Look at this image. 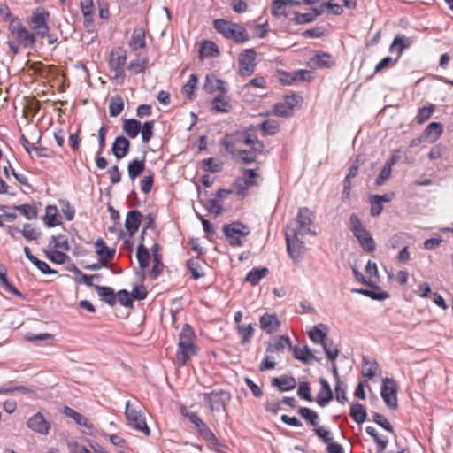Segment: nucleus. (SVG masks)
<instances>
[{
    "mask_svg": "<svg viewBox=\"0 0 453 453\" xmlns=\"http://www.w3.org/2000/svg\"><path fill=\"white\" fill-rule=\"evenodd\" d=\"M224 81L216 78L215 76H206L204 89L209 92L221 91L226 92Z\"/></svg>",
    "mask_w": 453,
    "mask_h": 453,
    "instance_id": "4c0bfd02",
    "label": "nucleus"
},
{
    "mask_svg": "<svg viewBox=\"0 0 453 453\" xmlns=\"http://www.w3.org/2000/svg\"><path fill=\"white\" fill-rule=\"evenodd\" d=\"M260 326L267 334H273L279 329L280 322L276 314L265 313L260 318Z\"/></svg>",
    "mask_w": 453,
    "mask_h": 453,
    "instance_id": "6ab92c4d",
    "label": "nucleus"
},
{
    "mask_svg": "<svg viewBox=\"0 0 453 453\" xmlns=\"http://www.w3.org/2000/svg\"><path fill=\"white\" fill-rule=\"evenodd\" d=\"M326 326L324 324H319L315 326L310 332L309 336L311 340L315 343L322 344L324 341L326 340V332L323 330H326Z\"/></svg>",
    "mask_w": 453,
    "mask_h": 453,
    "instance_id": "c9c22d12",
    "label": "nucleus"
},
{
    "mask_svg": "<svg viewBox=\"0 0 453 453\" xmlns=\"http://www.w3.org/2000/svg\"><path fill=\"white\" fill-rule=\"evenodd\" d=\"M296 4L294 0H273L271 13L273 17H286V6H294Z\"/></svg>",
    "mask_w": 453,
    "mask_h": 453,
    "instance_id": "a878e982",
    "label": "nucleus"
},
{
    "mask_svg": "<svg viewBox=\"0 0 453 453\" xmlns=\"http://www.w3.org/2000/svg\"><path fill=\"white\" fill-rule=\"evenodd\" d=\"M28 428L41 434H48L50 424L45 420L43 415L41 412H36L30 417L27 421Z\"/></svg>",
    "mask_w": 453,
    "mask_h": 453,
    "instance_id": "2eb2a0df",
    "label": "nucleus"
},
{
    "mask_svg": "<svg viewBox=\"0 0 453 453\" xmlns=\"http://www.w3.org/2000/svg\"><path fill=\"white\" fill-rule=\"evenodd\" d=\"M213 109L218 112H227L230 105L223 96H218L212 101Z\"/></svg>",
    "mask_w": 453,
    "mask_h": 453,
    "instance_id": "6e6d98bb",
    "label": "nucleus"
},
{
    "mask_svg": "<svg viewBox=\"0 0 453 453\" xmlns=\"http://www.w3.org/2000/svg\"><path fill=\"white\" fill-rule=\"evenodd\" d=\"M393 195H371L369 196V203H371L370 214L372 217H378L383 211V203H388L392 200Z\"/></svg>",
    "mask_w": 453,
    "mask_h": 453,
    "instance_id": "dca6fc26",
    "label": "nucleus"
},
{
    "mask_svg": "<svg viewBox=\"0 0 453 453\" xmlns=\"http://www.w3.org/2000/svg\"><path fill=\"white\" fill-rule=\"evenodd\" d=\"M320 386L317 395V403L320 407H325L333 399V392L328 382L323 378L320 379Z\"/></svg>",
    "mask_w": 453,
    "mask_h": 453,
    "instance_id": "4be33fe9",
    "label": "nucleus"
},
{
    "mask_svg": "<svg viewBox=\"0 0 453 453\" xmlns=\"http://www.w3.org/2000/svg\"><path fill=\"white\" fill-rule=\"evenodd\" d=\"M145 45V34L142 28H135L132 34V37L129 42L130 48L134 50H137L139 49L144 48Z\"/></svg>",
    "mask_w": 453,
    "mask_h": 453,
    "instance_id": "2f4dec72",
    "label": "nucleus"
},
{
    "mask_svg": "<svg viewBox=\"0 0 453 453\" xmlns=\"http://www.w3.org/2000/svg\"><path fill=\"white\" fill-rule=\"evenodd\" d=\"M140 128L141 122L136 119H125L123 121V130L125 134L132 139L135 138L138 135V134L140 133Z\"/></svg>",
    "mask_w": 453,
    "mask_h": 453,
    "instance_id": "72a5a7b5",
    "label": "nucleus"
},
{
    "mask_svg": "<svg viewBox=\"0 0 453 453\" xmlns=\"http://www.w3.org/2000/svg\"><path fill=\"white\" fill-rule=\"evenodd\" d=\"M259 127L265 135H273L278 131L279 125L275 120L267 119L261 123Z\"/></svg>",
    "mask_w": 453,
    "mask_h": 453,
    "instance_id": "5fc2aeb1",
    "label": "nucleus"
},
{
    "mask_svg": "<svg viewBox=\"0 0 453 453\" xmlns=\"http://www.w3.org/2000/svg\"><path fill=\"white\" fill-rule=\"evenodd\" d=\"M124 109V102L121 97H115L111 100L109 112L111 117L119 116Z\"/></svg>",
    "mask_w": 453,
    "mask_h": 453,
    "instance_id": "864d4df0",
    "label": "nucleus"
},
{
    "mask_svg": "<svg viewBox=\"0 0 453 453\" xmlns=\"http://www.w3.org/2000/svg\"><path fill=\"white\" fill-rule=\"evenodd\" d=\"M372 416L373 421L377 425L380 426L385 430H387L390 433H393V431H394L393 426H391V424L388 421V419L384 416H382L381 414H380L378 412H372Z\"/></svg>",
    "mask_w": 453,
    "mask_h": 453,
    "instance_id": "69168bd1",
    "label": "nucleus"
},
{
    "mask_svg": "<svg viewBox=\"0 0 453 453\" xmlns=\"http://www.w3.org/2000/svg\"><path fill=\"white\" fill-rule=\"evenodd\" d=\"M195 338L196 335L192 327L189 325L185 324L179 334L178 345H195Z\"/></svg>",
    "mask_w": 453,
    "mask_h": 453,
    "instance_id": "473e14b6",
    "label": "nucleus"
},
{
    "mask_svg": "<svg viewBox=\"0 0 453 453\" xmlns=\"http://www.w3.org/2000/svg\"><path fill=\"white\" fill-rule=\"evenodd\" d=\"M213 27L225 38L233 40L235 43H242L250 39L247 30L240 24L218 19L214 20Z\"/></svg>",
    "mask_w": 453,
    "mask_h": 453,
    "instance_id": "f03ea898",
    "label": "nucleus"
},
{
    "mask_svg": "<svg viewBox=\"0 0 453 453\" xmlns=\"http://www.w3.org/2000/svg\"><path fill=\"white\" fill-rule=\"evenodd\" d=\"M154 121H147L143 124L142 128H140L142 139L144 142H148L153 135Z\"/></svg>",
    "mask_w": 453,
    "mask_h": 453,
    "instance_id": "e2e57ef3",
    "label": "nucleus"
},
{
    "mask_svg": "<svg viewBox=\"0 0 453 453\" xmlns=\"http://www.w3.org/2000/svg\"><path fill=\"white\" fill-rule=\"evenodd\" d=\"M57 215L58 209L56 206L49 205L46 207L45 223L49 227H53L58 225Z\"/></svg>",
    "mask_w": 453,
    "mask_h": 453,
    "instance_id": "3c124183",
    "label": "nucleus"
},
{
    "mask_svg": "<svg viewBox=\"0 0 453 453\" xmlns=\"http://www.w3.org/2000/svg\"><path fill=\"white\" fill-rule=\"evenodd\" d=\"M94 287L98 296L104 302L107 303L110 306H114L116 304V296L111 288L98 285H96Z\"/></svg>",
    "mask_w": 453,
    "mask_h": 453,
    "instance_id": "c85d7f7f",
    "label": "nucleus"
},
{
    "mask_svg": "<svg viewBox=\"0 0 453 453\" xmlns=\"http://www.w3.org/2000/svg\"><path fill=\"white\" fill-rule=\"evenodd\" d=\"M10 33L15 35L20 43L27 49H33L35 45V35L30 32L19 18L12 19L8 27Z\"/></svg>",
    "mask_w": 453,
    "mask_h": 453,
    "instance_id": "423d86ee",
    "label": "nucleus"
},
{
    "mask_svg": "<svg viewBox=\"0 0 453 453\" xmlns=\"http://www.w3.org/2000/svg\"><path fill=\"white\" fill-rule=\"evenodd\" d=\"M196 354V345H178L176 359L179 365H185L188 359Z\"/></svg>",
    "mask_w": 453,
    "mask_h": 453,
    "instance_id": "aec40b11",
    "label": "nucleus"
},
{
    "mask_svg": "<svg viewBox=\"0 0 453 453\" xmlns=\"http://www.w3.org/2000/svg\"><path fill=\"white\" fill-rule=\"evenodd\" d=\"M376 289L378 291L368 290L364 288H353L351 291L378 301H383L389 297V294L388 292L380 290L379 288Z\"/></svg>",
    "mask_w": 453,
    "mask_h": 453,
    "instance_id": "f704fd0d",
    "label": "nucleus"
},
{
    "mask_svg": "<svg viewBox=\"0 0 453 453\" xmlns=\"http://www.w3.org/2000/svg\"><path fill=\"white\" fill-rule=\"evenodd\" d=\"M63 414L73 419L74 422L80 426H83L88 429L92 428L91 424L88 422V419L86 417H84L83 415H81V413L77 412L76 411L70 407H65L63 410Z\"/></svg>",
    "mask_w": 453,
    "mask_h": 453,
    "instance_id": "cd10ccee",
    "label": "nucleus"
},
{
    "mask_svg": "<svg viewBox=\"0 0 453 453\" xmlns=\"http://www.w3.org/2000/svg\"><path fill=\"white\" fill-rule=\"evenodd\" d=\"M349 414L357 424L365 422L367 416L365 407L358 403H355L351 405Z\"/></svg>",
    "mask_w": 453,
    "mask_h": 453,
    "instance_id": "ea45409f",
    "label": "nucleus"
},
{
    "mask_svg": "<svg viewBox=\"0 0 453 453\" xmlns=\"http://www.w3.org/2000/svg\"><path fill=\"white\" fill-rule=\"evenodd\" d=\"M349 226L354 236L359 241L363 250L372 252L375 250V242L356 214L350 215Z\"/></svg>",
    "mask_w": 453,
    "mask_h": 453,
    "instance_id": "20e7f679",
    "label": "nucleus"
},
{
    "mask_svg": "<svg viewBox=\"0 0 453 453\" xmlns=\"http://www.w3.org/2000/svg\"><path fill=\"white\" fill-rule=\"evenodd\" d=\"M147 59L144 58L137 57L133 59L129 64V69L134 72V73L137 74L142 73L146 67Z\"/></svg>",
    "mask_w": 453,
    "mask_h": 453,
    "instance_id": "4d7b16f0",
    "label": "nucleus"
},
{
    "mask_svg": "<svg viewBox=\"0 0 453 453\" xmlns=\"http://www.w3.org/2000/svg\"><path fill=\"white\" fill-rule=\"evenodd\" d=\"M365 431L370 436H372L373 438L374 441L376 442V444L378 446V452H380V453L383 452L388 446V439H381L379 436L376 429L372 426H367L365 428Z\"/></svg>",
    "mask_w": 453,
    "mask_h": 453,
    "instance_id": "09e8293b",
    "label": "nucleus"
},
{
    "mask_svg": "<svg viewBox=\"0 0 453 453\" xmlns=\"http://www.w3.org/2000/svg\"><path fill=\"white\" fill-rule=\"evenodd\" d=\"M187 266L192 274L193 279L201 278L203 273L199 272L200 265L197 258H190L187 261Z\"/></svg>",
    "mask_w": 453,
    "mask_h": 453,
    "instance_id": "052dcab7",
    "label": "nucleus"
},
{
    "mask_svg": "<svg viewBox=\"0 0 453 453\" xmlns=\"http://www.w3.org/2000/svg\"><path fill=\"white\" fill-rule=\"evenodd\" d=\"M198 78L196 74H191L188 82L183 86V93L189 98L192 99L194 89L196 88Z\"/></svg>",
    "mask_w": 453,
    "mask_h": 453,
    "instance_id": "13d9d810",
    "label": "nucleus"
},
{
    "mask_svg": "<svg viewBox=\"0 0 453 453\" xmlns=\"http://www.w3.org/2000/svg\"><path fill=\"white\" fill-rule=\"evenodd\" d=\"M257 52L253 49L242 50L239 56V72L242 75H250L255 70Z\"/></svg>",
    "mask_w": 453,
    "mask_h": 453,
    "instance_id": "4468645a",
    "label": "nucleus"
},
{
    "mask_svg": "<svg viewBox=\"0 0 453 453\" xmlns=\"http://www.w3.org/2000/svg\"><path fill=\"white\" fill-rule=\"evenodd\" d=\"M199 54L201 58L217 56L219 54L218 46L213 42L206 41L201 45Z\"/></svg>",
    "mask_w": 453,
    "mask_h": 453,
    "instance_id": "79ce46f5",
    "label": "nucleus"
},
{
    "mask_svg": "<svg viewBox=\"0 0 453 453\" xmlns=\"http://www.w3.org/2000/svg\"><path fill=\"white\" fill-rule=\"evenodd\" d=\"M125 415L129 426L144 435L150 434V429L147 426L144 414L141 404L137 402L131 403L130 401L126 403Z\"/></svg>",
    "mask_w": 453,
    "mask_h": 453,
    "instance_id": "7ed1b4c3",
    "label": "nucleus"
},
{
    "mask_svg": "<svg viewBox=\"0 0 453 453\" xmlns=\"http://www.w3.org/2000/svg\"><path fill=\"white\" fill-rule=\"evenodd\" d=\"M434 111V107L431 106H423L418 110V113L417 115V121L418 124H422L426 121Z\"/></svg>",
    "mask_w": 453,
    "mask_h": 453,
    "instance_id": "0e129e2a",
    "label": "nucleus"
},
{
    "mask_svg": "<svg viewBox=\"0 0 453 453\" xmlns=\"http://www.w3.org/2000/svg\"><path fill=\"white\" fill-rule=\"evenodd\" d=\"M150 258V255L148 249L143 244H140L137 249V259L142 271L149 265Z\"/></svg>",
    "mask_w": 453,
    "mask_h": 453,
    "instance_id": "49530a36",
    "label": "nucleus"
},
{
    "mask_svg": "<svg viewBox=\"0 0 453 453\" xmlns=\"http://www.w3.org/2000/svg\"><path fill=\"white\" fill-rule=\"evenodd\" d=\"M267 273L268 269L266 267L253 268L247 273L245 280L255 286L260 281L262 278L265 277Z\"/></svg>",
    "mask_w": 453,
    "mask_h": 453,
    "instance_id": "e433bc0d",
    "label": "nucleus"
},
{
    "mask_svg": "<svg viewBox=\"0 0 453 453\" xmlns=\"http://www.w3.org/2000/svg\"><path fill=\"white\" fill-rule=\"evenodd\" d=\"M224 233L228 239L230 245L241 246L242 245V238H245L250 232L242 224L234 222L224 226Z\"/></svg>",
    "mask_w": 453,
    "mask_h": 453,
    "instance_id": "1a4fd4ad",
    "label": "nucleus"
},
{
    "mask_svg": "<svg viewBox=\"0 0 453 453\" xmlns=\"http://www.w3.org/2000/svg\"><path fill=\"white\" fill-rule=\"evenodd\" d=\"M142 215L138 211H130L127 212L125 220V227L130 235H133L138 230L142 222Z\"/></svg>",
    "mask_w": 453,
    "mask_h": 453,
    "instance_id": "a211bd4d",
    "label": "nucleus"
},
{
    "mask_svg": "<svg viewBox=\"0 0 453 453\" xmlns=\"http://www.w3.org/2000/svg\"><path fill=\"white\" fill-rule=\"evenodd\" d=\"M273 111L274 115L279 117H288L291 115L289 107L284 102L275 104Z\"/></svg>",
    "mask_w": 453,
    "mask_h": 453,
    "instance_id": "774afa93",
    "label": "nucleus"
},
{
    "mask_svg": "<svg viewBox=\"0 0 453 453\" xmlns=\"http://www.w3.org/2000/svg\"><path fill=\"white\" fill-rule=\"evenodd\" d=\"M50 246H52L54 250L66 252L70 250L68 240L65 235H53L50 240Z\"/></svg>",
    "mask_w": 453,
    "mask_h": 453,
    "instance_id": "c03bdc74",
    "label": "nucleus"
},
{
    "mask_svg": "<svg viewBox=\"0 0 453 453\" xmlns=\"http://www.w3.org/2000/svg\"><path fill=\"white\" fill-rule=\"evenodd\" d=\"M299 415L307 420L311 426L317 425V420L319 418V416L316 411L307 408V407H301L298 410Z\"/></svg>",
    "mask_w": 453,
    "mask_h": 453,
    "instance_id": "603ef678",
    "label": "nucleus"
},
{
    "mask_svg": "<svg viewBox=\"0 0 453 453\" xmlns=\"http://www.w3.org/2000/svg\"><path fill=\"white\" fill-rule=\"evenodd\" d=\"M286 347L292 349L290 338L288 335H280L276 337L272 342H269L266 347L267 353L280 351Z\"/></svg>",
    "mask_w": 453,
    "mask_h": 453,
    "instance_id": "393cba45",
    "label": "nucleus"
},
{
    "mask_svg": "<svg viewBox=\"0 0 453 453\" xmlns=\"http://www.w3.org/2000/svg\"><path fill=\"white\" fill-rule=\"evenodd\" d=\"M285 237L287 242V250L293 258H298L304 250L303 242L300 234L294 233L293 229H286Z\"/></svg>",
    "mask_w": 453,
    "mask_h": 453,
    "instance_id": "9b49d317",
    "label": "nucleus"
},
{
    "mask_svg": "<svg viewBox=\"0 0 453 453\" xmlns=\"http://www.w3.org/2000/svg\"><path fill=\"white\" fill-rule=\"evenodd\" d=\"M127 61V55L124 50L119 48L111 52L109 58V65L114 72V79L119 80L124 77V65Z\"/></svg>",
    "mask_w": 453,
    "mask_h": 453,
    "instance_id": "f8f14e48",
    "label": "nucleus"
},
{
    "mask_svg": "<svg viewBox=\"0 0 453 453\" xmlns=\"http://www.w3.org/2000/svg\"><path fill=\"white\" fill-rule=\"evenodd\" d=\"M248 146L250 148V150H239V151L234 154L243 164L255 162L257 155L265 151V144L258 139Z\"/></svg>",
    "mask_w": 453,
    "mask_h": 453,
    "instance_id": "ddd939ff",
    "label": "nucleus"
},
{
    "mask_svg": "<svg viewBox=\"0 0 453 453\" xmlns=\"http://www.w3.org/2000/svg\"><path fill=\"white\" fill-rule=\"evenodd\" d=\"M380 394L388 409L395 410L397 408V386L393 379L386 378L383 380Z\"/></svg>",
    "mask_w": 453,
    "mask_h": 453,
    "instance_id": "9d476101",
    "label": "nucleus"
},
{
    "mask_svg": "<svg viewBox=\"0 0 453 453\" xmlns=\"http://www.w3.org/2000/svg\"><path fill=\"white\" fill-rule=\"evenodd\" d=\"M0 394H8V395H26L28 396H33L35 395V392L27 388L24 386H17V387H8V388H0Z\"/></svg>",
    "mask_w": 453,
    "mask_h": 453,
    "instance_id": "de8ad7c7",
    "label": "nucleus"
},
{
    "mask_svg": "<svg viewBox=\"0 0 453 453\" xmlns=\"http://www.w3.org/2000/svg\"><path fill=\"white\" fill-rule=\"evenodd\" d=\"M236 329L241 337V343L243 345L248 344L254 334V327L252 325H238Z\"/></svg>",
    "mask_w": 453,
    "mask_h": 453,
    "instance_id": "a19ab883",
    "label": "nucleus"
},
{
    "mask_svg": "<svg viewBox=\"0 0 453 453\" xmlns=\"http://www.w3.org/2000/svg\"><path fill=\"white\" fill-rule=\"evenodd\" d=\"M380 372L379 364L373 358L369 357H363L361 373L364 377L372 379L374 376Z\"/></svg>",
    "mask_w": 453,
    "mask_h": 453,
    "instance_id": "f3484780",
    "label": "nucleus"
},
{
    "mask_svg": "<svg viewBox=\"0 0 453 453\" xmlns=\"http://www.w3.org/2000/svg\"><path fill=\"white\" fill-rule=\"evenodd\" d=\"M392 167L385 164L375 180V184L380 186L384 184L391 176Z\"/></svg>",
    "mask_w": 453,
    "mask_h": 453,
    "instance_id": "680f3d73",
    "label": "nucleus"
},
{
    "mask_svg": "<svg viewBox=\"0 0 453 453\" xmlns=\"http://www.w3.org/2000/svg\"><path fill=\"white\" fill-rule=\"evenodd\" d=\"M327 358L334 361L339 355V348L332 339L326 338L321 344Z\"/></svg>",
    "mask_w": 453,
    "mask_h": 453,
    "instance_id": "37998d69",
    "label": "nucleus"
},
{
    "mask_svg": "<svg viewBox=\"0 0 453 453\" xmlns=\"http://www.w3.org/2000/svg\"><path fill=\"white\" fill-rule=\"evenodd\" d=\"M273 385L276 386L280 391H289L296 388V381L294 377L281 376L274 378Z\"/></svg>",
    "mask_w": 453,
    "mask_h": 453,
    "instance_id": "c756f323",
    "label": "nucleus"
},
{
    "mask_svg": "<svg viewBox=\"0 0 453 453\" xmlns=\"http://www.w3.org/2000/svg\"><path fill=\"white\" fill-rule=\"evenodd\" d=\"M313 221V214L311 211L306 207L300 208L296 216V226H288L287 229H293L294 233L304 236L313 234L311 226Z\"/></svg>",
    "mask_w": 453,
    "mask_h": 453,
    "instance_id": "0eeeda50",
    "label": "nucleus"
},
{
    "mask_svg": "<svg viewBox=\"0 0 453 453\" xmlns=\"http://www.w3.org/2000/svg\"><path fill=\"white\" fill-rule=\"evenodd\" d=\"M145 169V163L143 160H138L134 159L131 161L127 165V172L129 178L134 180H135L139 175L142 174V173Z\"/></svg>",
    "mask_w": 453,
    "mask_h": 453,
    "instance_id": "58836bf2",
    "label": "nucleus"
},
{
    "mask_svg": "<svg viewBox=\"0 0 453 453\" xmlns=\"http://www.w3.org/2000/svg\"><path fill=\"white\" fill-rule=\"evenodd\" d=\"M96 253L102 264L107 263L114 256V250L108 248L103 239H97L95 242Z\"/></svg>",
    "mask_w": 453,
    "mask_h": 453,
    "instance_id": "b1692460",
    "label": "nucleus"
},
{
    "mask_svg": "<svg viewBox=\"0 0 453 453\" xmlns=\"http://www.w3.org/2000/svg\"><path fill=\"white\" fill-rule=\"evenodd\" d=\"M49 19L50 12L46 9L40 7L33 12L27 23L36 35L44 38L49 35L50 32Z\"/></svg>",
    "mask_w": 453,
    "mask_h": 453,
    "instance_id": "39448f33",
    "label": "nucleus"
},
{
    "mask_svg": "<svg viewBox=\"0 0 453 453\" xmlns=\"http://www.w3.org/2000/svg\"><path fill=\"white\" fill-rule=\"evenodd\" d=\"M297 395L301 399H305L308 402H311L313 400L309 383L306 381H302L299 384Z\"/></svg>",
    "mask_w": 453,
    "mask_h": 453,
    "instance_id": "bf43d9fd",
    "label": "nucleus"
},
{
    "mask_svg": "<svg viewBox=\"0 0 453 453\" xmlns=\"http://www.w3.org/2000/svg\"><path fill=\"white\" fill-rule=\"evenodd\" d=\"M203 398L211 411L226 410V404L230 401L231 395L224 390L211 391L203 394Z\"/></svg>",
    "mask_w": 453,
    "mask_h": 453,
    "instance_id": "6e6552de",
    "label": "nucleus"
},
{
    "mask_svg": "<svg viewBox=\"0 0 453 453\" xmlns=\"http://www.w3.org/2000/svg\"><path fill=\"white\" fill-rule=\"evenodd\" d=\"M46 257L53 263L56 264H64L69 258V257L65 254V252L61 250H47L45 251Z\"/></svg>",
    "mask_w": 453,
    "mask_h": 453,
    "instance_id": "8fccbe9b",
    "label": "nucleus"
},
{
    "mask_svg": "<svg viewBox=\"0 0 453 453\" xmlns=\"http://www.w3.org/2000/svg\"><path fill=\"white\" fill-rule=\"evenodd\" d=\"M130 147L129 141L124 136H119L112 144V153L118 158H123L128 152Z\"/></svg>",
    "mask_w": 453,
    "mask_h": 453,
    "instance_id": "5701e85b",
    "label": "nucleus"
},
{
    "mask_svg": "<svg viewBox=\"0 0 453 453\" xmlns=\"http://www.w3.org/2000/svg\"><path fill=\"white\" fill-rule=\"evenodd\" d=\"M411 44V39L403 35H397L395 37L393 42L389 47L391 52L397 51L400 56L404 49L410 47Z\"/></svg>",
    "mask_w": 453,
    "mask_h": 453,
    "instance_id": "7c9ffc66",
    "label": "nucleus"
},
{
    "mask_svg": "<svg viewBox=\"0 0 453 453\" xmlns=\"http://www.w3.org/2000/svg\"><path fill=\"white\" fill-rule=\"evenodd\" d=\"M257 129V127H250L243 131L226 134L221 143L226 152L234 155L239 150H242L243 146H248L258 139L256 134Z\"/></svg>",
    "mask_w": 453,
    "mask_h": 453,
    "instance_id": "f257e3e1",
    "label": "nucleus"
},
{
    "mask_svg": "<svg viewBox=\"0 0 453 453\" xmlns=\"http://www.w3.org/2000/svg\"><path fill=\"white\" fill-rule=\"evenodd\" d=\"M13 210L18 211L27 220L35 219L37 218L38 211L37 208L34 205L21 204L14 206Z\"/></svg>",
    "mask_w": 453,
    "mask_h": 453,
    "instance_id": "a18cd8bd",
    "label": "nucleus"
},
{
    "mask_svg": "<svg viewBox=\"0 0 453 453\" xmlns=\"http://www.w3.org/2000/svg\"><path fill=\"white\" fill-rule=\"evenodd\" d=\"M443 133V126L440 122H432L422 134L423 138L429 142H436Z\"/></svg>",
    "mask_w": 453,
    "mask_h": 453,
    "instance_id": "412c9836",
    "label": "nucleus"
},
{
    "mask_svg": "<svg viewBox=\"0 0 453 453\" xmlns=\"http://www.w3.org/2000/svg\"><path fill=\"white\" fill-rule=\"evenodd\" d=\"M295 358L302 361L303 363H309L311 360L316 359L313 351L307 346L294 347L292 348Z\"/></svg>",
    "mask_w": 453,
    "mask_h": 453,
    "instance_id": "bb28decb",
    "label": "nucleus"
},
{
    "mask_svg": "<svg viewBox=\"0 0 453 453\" xmlns=\"http://www.w3.org/2000/svg\"><path fill=\"white\" fill-rule=\"evenodd\" d=\"M234 187L235 188L236 194L243 198L247 195L249 187L250 186L245 180L239 178L234 181Z\"/></svg>",
    "mask_w": 453,
    "mask_h": 453,
    "instance_id": "338daca9",
    "label": "nucleus"
}]
</instances>
